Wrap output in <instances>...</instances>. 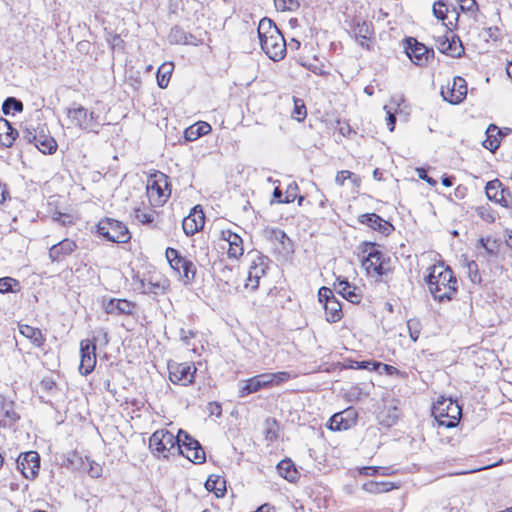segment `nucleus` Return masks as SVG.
I'll use <instances>...</instances> for the list:
<instances>
[{"label": "nucleus", "mask_w": 512, "mask_h": 512, "mask_svg": "<svg viewBox=\"0 0 512 512\" xmlns=\"http://www.w3.org/2000/svg\"><path fill=\"white\" fill-rule=\"evenodd\" d=\"M425 282L434 300L439 303L451 301L458 292V281L452 269L443 264L430 267Z\"/></svg>", "instance_id": "1"}, {"label": "nucleus", "mask_w": 512, "mask_h": 512, "mask_svg": "<svg viewBox=\"0 0 512 512\" xmlns=\"http://www.w3.org/2000/svg\"><path fill=\"white\" fill-rule=\"evenodd\" d=\"M486 34L489 38L497 41L500 38V29L498 27H489L486 29Z\"/></svg>", "instance_id": "63"}, {"label": "nucleus", "mask_w": 512, "mask_h": 512, "mask_svg": "<svg viewBox=\"0 0 512 512\" xmlns=\"http://www.w3.org/2000/svg\"><path fill=\"white\" fill-rule=\"evenodd\" d=\"M501 133L502 130H500L496 125L490 124L486 129V139L482 143L484 148L491 152L496 151L500 146Z\"/></svg>", "instance_id": "31"}, {"label": "nucleus", "mask_w": 512, "mask_h": 512, "mask_svg": "<svg viewBox=\"0 0 512 512\" xmlns=\"http://www.w3.org/2000/svg\"><path fill=\"white\" fill-rule=\"evenodd\" d=\"M258 376H259V379L261 381V385L263 388L273 387V382H272L270 373H263V374H259Z\"/></svg>", "instance_id": "62"}, {"label": "nucleus", "mask_w": 512, "mask_h": 512, "mask_svg": "<svg viewBox=\"0 0 512 512\" xmlns=\"http://www.w3.org/2000/svg\"><path fill=\"white\" fill-rule=\"evenodd\" d=\"M205 216L200 206L192 208L190 214L182 221V228L187 236H193L204 227Z\"/></svg>", "instance_id": "20"}, {"label": "nucleus", "mask_w": 512, "mask_h": 512, "mask_svg": "<svg viewBox=\"0 0 512 512\" xmlns=\"http://www.w3.org/2000/svg\"><path fill=\"white\" fill-rule=\"evenodd\" d=\"M353 32L359 44L362 47L369 49V45L367 42L370 40L373 34L372 24L367 21L355 19L353 23Z\"/></svg>", "instance_id": "28"}, {"label": "nucleus", "mask_w": 512, "mask_h": 512, "mask_svg": "<svg viewBox=\"0 0 512 512\" xmlns=\"http://www.w3.org/2000/svg\"><path fill=\"white\" fill-rule=\"evenodd\" d=\"M234 275V267L223 265L220 269V279L229 283Z\"/></svg>", "instance_id": "60"}, {"label": "nucleus", "mask_w": 512, "mask_h": 512, "mask_svg": "<svg viewBox=\"0 0 512 512\" xmlns=\"http://www.w3.org/2000/svg\"><path fill=\"white\" fill-rule=\"evenodd\" d=\"M66 114L70 122L79 129L96 134L99 132L101 126L100 116L94 111H89L81 105L73 104L72 107L67 108Z\"/></svg>", "instance_id": "4"}, {"label": "nucleus", "mask_w": 512, "mask_h": 512, "mask_svg": "<svg viewBox=\"0 0 512 512\" xmlns=\"http://www.w3.org/2000/svg\"><path fill=\"white\" fill-rule=\"evenodd\" d=\"M194 332L191 330L180 329V339L186 345H190V339L194 337Z\"/></svg>", "instance_id": "61"}, {"label": "nucleus", "mask_w": 512, "mask_h": 512, "mask_svg": "<svg viewBox=\"0 0 512 512\" xmlns=\"http://www.w3.org/2000/svg\"><path fill=\"white\" fill-rule=\"evenodd\" d=\"M347 179H353L354 183L359 182L358 177L354 173H352L348 170L339 171L335 177V182H336V184L342 186L344 184L345 180H347Z\"/></svg>", "instance_id": "53"}, {"label": "nucleus", "mask_w": 512, "mask_h": 512, "mask_svg": "<svg viewBox=\"0 0 512 512\" xmlns=\"http://www.w3.org/2000/svg\"><path fill=\"white\" fill-rule=\"evenodd\" d=\"M395 486L387 481H368L362 485V489L370 494H380L388 492Z\"/></svg>", "instance_id": "38"}, {"label": "nucleus", "mask_w": 512, "mask_h": 512, "mask_svg": "<svg viewBox=\"0 0 512 512\" xmlns=\"http://www.w3.org/2000/svg\"><path fill=\"white\" fill-rule=\"evenodd\" d=\"M441 95L445 101L450 104L461 103L467 95V83L464 78L454 77L452 85H447L446 89H441Z\"/></svg>", "instance_id": "15"}, {"label": "nucleus", "mask_w": 512, "mask_h": 512, "mask_svg": "<svg viewBox=\"0 0 512 512\" xmlns=\"http://www.w3.org/2000/svg\"><path fill=\"white\" fill-rule=\"evenodd\" d=\"M177 449L181 455L196 464H202L206 460L205 452L200 443L188 433L179 431Z\"/></svg>", "instance_id": "9"}, {"label": "nucleus", "mask_w": 512, "mask_h": 512, "mask_svg": "<svg viewBox=\"0 0 512 512\" xmlns=\"http://www.w3.org/2000/svg\"><path fill=\"white\" fill-rule=\"evenodd\" d=\"M212 130L211 126L206 122H197L184 131V136L187 141H195L201 136L210 133Z\"/></svg>", "instance_id": "32"}, {"label": "nucleus", "mask_w": 512, "mask_h": 512, "mask_svg": "<svg viewBox=\"0 0 512 512\" xmlns=\"http://www.w3.org/2000/svg\"><path fill=\"white\" fill-rule=\"evenodd\" d=\"M260 45L265 54L273 61H280L286 55V42L284 36L269 18H263L258 25Z\"/></svg>", "instance_id": "2"}, {"label": "nucleus", "mask_w": 512, "mask_h": 512, "mask_svg": "<svg viewBox=\"0 0 512 512\" xmlns=\"http://www.w3.org/2000/svg\"><path fill=\"white\" fill-rule=\"evenodd\" d=\"M447 12L448 8L443 1L439 0L434 3L433 14L437 19L444 21L447 17Z\"/></svg>", "instance_id": "52"}, {"label": "nucleus", "mask_w": 512, "mask_h": 512, "mask_svg": "<svg viewBox=\"0 0 512 512\" xmlns=\"http://www.w3.org/2000/svg\"><path fill=\"white\" fill-rule=\"evenodd\" d=\"M23 103L15 97H8L2 104V111L5 115L23 111Z\"/></svg>", "instance_id": "40"}, {"label": "nucleus", "mask_w": 512, "mask_h": 512, "mask_svg": "<svg viewBox=\"0 0 512 512\" xmlns=\"http://www.w3.org/2000/svg\"><path fill=\"white\" fill-rule=\"evenodd\" d=\"M166 258L173 270L181 277L185 285L191 284L196 275V266L194 263L181 256L178 250L168 247L165 252Z\"/></svg>", "instance_id": "8"}, {"label": "nucleus", "mask_w": 512, "mask_h": 512, "mask_svg": "<svg viewBox=\"0 0 512 512\" xmlns=\"http://www.w3.org/2000/svg\"><path fill=\"white\" fill-rule=\"evenodd\" d=\"M270 374H271L273 386H279L282 383H285L288 380L296 377L295 374H291L288 371H280V372H274V373H270Z\"/></svg>", "instance_id": "47"}, {"label": "nucleus", "mask_w": 512, "mask_h": 512, "mask_svg": "<svg viewBox=\"0 0 512 512\" xmlns=\"http://www.w3.org/2000/svg\"><path fill=\"white\" fill-rule=\"evenodd\" d=\"M257 260L259 262L254 260L250 266L249 277H259L261 279V277H263L266 272L267 266L264 264L263 256H257Z\"/></svg>", "instance_id": "42"}, {"label": "nucleus", "mask_w": 512, "mask_h": 512, "mask_svg": "<svg viewBox=\"0 0 512 512\" xmlns=\"http://www.w3.org/2000/svg\"><path fill=\"white\" fill-rule=\"evenodd\" d=\"M135 309V304L126 299H110L104 305L107 314L113 315H131Z\"/></svg>", "instance_id": "26"}, {"label": "nucleus", "mask_w": 512, "mask_h": 512, "mask_svg": "<svg viewBox=\"0 0 512 512\" xmlns=\"http://www.w3.org/2000/svg\"><path fill=\"white\" fill-rule=\"evenodd\" d=\"M178 436L175 437L167 430L155 431L149 439V447L157 456L167 457L172 449L175 448Z\"/></svg>", "instance_id": "11"}, {"label": "nucleus", "mask_w": 512, "mask_h": 512, "mask_svg": "<svg viewBox=\"0 0 512 512\" xmlns=\"http://www.w3.org/2000/svg\"><path fill=\"white\" fill-rule=\"evenodd\" d=\"M203 7L202 3L197 1V0H187L184 4H183V10L184 11H187L188 13L190 11H193L194 12V16H196L197 12L199 10H201Z\"/></svg>", "instance_id": "59"}, {"label": "nucleus", "mask_w": 512, "mask_h": 512, "mask_svg": "<svg viewBox=\"0 0 512 512\" xmlns=\"http://www.w3.org/2000/svg\"><path fill=\"white\" fill-rule=\"evenodd\" d=\"M20 140L29 144L33 143L43 154H53L58 147L56 140L47 134L44 128L32 125L21 129Z\"/></svg>", "instance_id": "5"}, {"label": "nucleus", "mask_w": 512, "mask_h": 512, "mask_svg": "<svg viewBox=\"0 0 512 512\" xmlns=\"http://www.w3.org/2000/svg\"><path fill=\"white\" fill-rule=\"evenodd\" d=\"M432 413L440 426L454 428L459 423L461 408L457 401L442 398L434 404Z\"/></svg>", "instance_id": "6"}, {"label": "nucleus", "mask_w": 512, "mask_h": 512, "mask_svg": "<svg viewBox=\"0 0 512 512\" xmlns=\"http://www.w3.org/2000/svg\"><path fill=\"white\" fill-rule=\"evenodd\" d=\"M405 52L409 59L418 66L427 64L429 58L433 56V49H429L424 44L418 42L415 38L409 37L406 39Z\"/></svg>", "instance_id": "13"}, {"label": "nucleus", "mask_w": 512, "mask_h": 512, "mask_svg": "<svg viewBox=\"0 0 512 512\" xmlns=\"http://www.w3.org/2000/svg\"><path fill=\"white\" fill-rule=\"evenodd\" d=\"M468 275L472 283L480 284L482 281V277L479 272L478 264L475 261H470L467 263Z\"/></svg>", "instance_id": "46"}, {"label": "nucleus", "mask_w": 512, "mask_h": 512, "mask_svg": "<svg viewBox=\"0 0 512 512\" xmlns=\"http://www.w3.org/2000/svg\"><path fill=\"white\" fill-rule=\"evenodd\" d=\"M261 389H263L261 385V381L259 379V376L256 375L254 377H251L245 381H243V385L241 386L239 390V396L240 397H246L252 393L258 392Z\"/></svg>", "instance_id": "39"}, {"label": "nucleus", "mask_w": 512, "mask_h": 512, "mask_svg": "<svg viewBox=\"0 0 512 512\" xmlns=\"http://www.w3.org/2000/svg\"><path fill=\"white\" fill-rule=\"evenodd\" d=\"M278 473L289 482H294L298 479V471L294 463L290 459L281 460L277 465Z\"/></svg>", "instance_id": "34"}, {"label": "nucleus", "mask_w": 512, "mask_h": 512, "mask_svg": "<svg viewBox=\"0 0 512 512\" xmlns=\"http://www.w3.org/2000/svg\"><path fill=\"white\" fill-rule=\"evenodd\" d=\"M19 282L11 277L0 278V293L13 292V287L18 286Z\"/></svg>", "instance_id": "51"}, {"label": "nucleus", "mask_w": 512, "mask_h": 512, "mask_svg": "<svg viewBox=\"0 0 512 512\" xmlns=\"http://www.w3.org/2000/svg\"><path fill=\"white\" fill-rule=\"evenodd\" d=\"M297 191H298V186L296 183L289 184L285 191L284 202L285 203L293 202L297 198Z\"/></svg>", "instance_id": "58"}, {"label": "nucleus", "mask_w": 512, "mask_h": 512, "mask_svg": "<svg viewBox=\"0 0 512 512\" xmlns=\"http://www.w3.org/2000/svg\"><path fill=\"white\" fill-rule=\"evenodd\" d=\"M357 422V412L353 408H347L335 413L329 420L328 428L333 431L348 430Z\"/></svg>", "instance_id": "18"}, {"label": "nucleus", "mask_w": 512, "mask_h": 512, "mask_svg": "<svg viewBox=\"0 0 512 512\" xmlns=\"http://www.w3.org/2000/svg\"><path fill=\"white\" fill-rule=\"evenodd\" d=\"M97 232L107 241L114 243H127L131 239V233L127 226L123 222L109 217L98 222Z\"/></svg>", "instance_id": "7"}, {"label": "nucleus", "mask_w": 512, "mask_h": 512, "mask_svg": "<svg viewBox=\"0 0 512 512\" xmlns=\"http://www.w3.org/2000/svg\"><path fill=\"white\" fill-rule=\"evenodd\" d=\"M318 298L320 302H323L324 305L328 303V301L335 299L333 291L328 287H321L318 291Z\"/></svg>", "instance_id": "57"}, {"label": "nucleus", "mask_w": 512, "mask_h": 512, "mask_svg": "<svg viewBox=\"0 0 512 512\" xmlns=\"http://www.w3.org/2000/svg\"><path fill=\"white\" fill-rule=\"evenodd\" d=\"M209 409L212 415L220 416L222 413L221 405L217 402L209 403Z\"/></svg>", "instance_id": "64"}, {"label": "nucleus", "mask_w": 512, "mask_h": 512, "mask_svg": "<svg viewBox=\"0 0 512 512\" xmlns=\"http://www.w3.org/2000/svg\"><path fill=\"white\" fill-rule=\"evenodd\" d=\"M134 216L140 223L149 225L154 222L155 211L151 208H135Z\"/></svg>", "instance_id": "41"}, {"label": "nucleus", "mask_w": 512, "mask_h": 512, "mask_svg": "<svg viewBox=\"0 0 512 512\" xmlns=\"http://www.w3.org/2000/svg\"><path fill=\"white\" fill-rule=\"evenodd\" d=\"M16 464L26 479H34L39 472L40 456L35 451L25 452L18 457Z\"/></svg>", "instance_id": "14"}, {"label": "nucleus", "mask_w": 512, "mask_h": 512, "mask_svg": "<svg viewBox=\"0 0 512 512\" xmlns=\"http://www.w3.org/2000/svg\"><path fill=\"white\" fill-rule=\"evenodd\" d=\"M169 379L172 383L188 386L194 382L196 367L192 363H168Z\"/></svg>", "instance_id": "12"}, {"label": "nucleus", "mask_w": 512, "mask_h": 512, "mask_svg": "<svg viewBox=\"0 0 512 512\" xmlns=\"http://www.w3.org/2000/svg\"><path fill=\"white\" fill-rule=\"evenodd\" d=\"M173 69L174 65L172 62H165L158 68L156 78L160 88L164 89L168 86Z\"/></svg>", "instance_id": "36"}, {"label": "nucleus", "mask_w": 512, "mask_h": 512, "mask_svg": "<svg viewBox=\"0 0 512 512\" xmlns=\"http://www.w3.org/2000/svg\"><path fill=\"white\" fill-rule=\"evenodd\" d=\"M20 333L28 338L36 347H41L45 342V337L39 328L26 324L19 325Z\"/></svg>", "instance_id": "33"}, {"label": "nucleus", "mask_w": 512, "mask_h": 512, "mask_svg": "<svg viewBox=\"0 0 512 512\" xmlns=\"http://www.w3.org/2000/svg\"><path fill=\"white\" fill-rule=\"evenodd\" d=\"M479 245L485 249L486 253L490 256H496L499 251V242L491 238H480Z\"/></svg>", "instance_id": "43"}, {"label": "nucleus", "mask_w": 512, "mask_h": 512, "mask_svg": "<svg viewBox=\"0 0 512 512\" xmlns=\"http://www.w3.org/2000/svg\"><path fill=\"white\" fill-rule=\"evenodd\" d=\"M205 488L209 492H214L216 496H223L226 486L225 480L217 475H210L205 482Z\"/></svg>", "instance_id": "37"}, {"label": "nucleus", "mask_w": 512, "mask_h": 512, "mask_svg": "<svg viewBox=\"0 0 512 512\" xmlns=\"http://www.w3.org/2000/svg\"><path fill=\"white\" fill-rule=\"evenodd\" d=\"M15 128L4 118H0V143L5 147H11L17 136H20Z\"/></svg>", "instance_id": "30"}, {"label": "nucleus", "mask_w": 512, "mask_h": 512, "mask_svg": "<svg viewBox=\"0 0 512 512\" xmlns=\"http://www.w3.org/2000/svg\"><path fill=\"white\" fill-rule=\"evenodd\" d=\"M169 177L161 171H154L149 175L147 182V195L154 206H162L171 196Z\"/></svg>", "instance_id": "3"}, {"label": "nucleus", "mask_w": 512, "mask_h": 512, "mask_svg": "<svg viewBox=\"0 0 512 512\" xmlns=\"http://www.w3.org/2000/svg\"><path fill=\"white\" fill-rule=\"evenodd\" d=\"M96 346L95 344L89 340L85 339L80 342V365L79 372L82 375L90 374L95 365H96V354H95Z\"/></svg>", "instance_id": "17"}, {"label": "nucleus", "mask_w": 512, "mask_h": 512, "mask_svg": "<svg viewBox=\"0 0 512 512\" xmlns=\"http://www.w3.org/2000/svg\"><path fill=\"white\" fill-rule=\"evenodd\" d=\"M485 193L490 201L500 204L503 207H510V201L507 199L511 195L510 190L503 186L498 179L487 182Z\"/></svg>", "instance_id": "19"}, {"label": "nucleus", "mask_w": 512, "mask_h": 512, "mask_svg": "<svg viewBox=\"0 0 512 512\" xmlns=\"http://www.w3.org/2000/svg\"><path fill=\"white\" fill-rule=\"evenodd\" d=\"M275 7L284 11H295L299 8L300 4L298 0H274Z\"/></svg>", "instance_id": "45"}, {"label": "nucleus", "mask_w": 512, "mask_h": 512, "mask_svg": "<svg viewBox=\"0 0 512 512\" xmlns=\"http://www.w3.org/2000/svg\"><path fill=\"white\" fill-rule=\"evenodd\" d=\"M337 292L347 301L357 304L361 301V296L356 293V288L352 287L346 279L337 278V282L334 284Z\"/></svg>", "instance_id": "29"}, {"label": "nucleus", "mask_w": 512, "mask_h": 512, "mask_svg": "<svg viewBox=\"0 0 512 512\" xmlns=\"http://www.w3.org/2000/svg\"><path fill=\"white\" fill-rule=\"evenodd\" d=\"M381 365L382 363L377 361H356L355 366L352 367L356 369L372 371L379 370Z\"/></svg>", "instance_id": "54"}, {"label": "nucleus", "mask_w": 512, "mask_h": 512, "mask_svg": "<svg viewBox=\"0 0 512 512\" xmlns=\"http://www.w3.org/2000/svg\"><path fill=\"white\" fill-rule=\"evenodd\" d=\"M436 46L441 53L451 57H460L464 52L462 43L456 35L439 37L436 41Z\"/></svg>", "instance_id": "21"}, {"label": "nucleus", "mask_w": 512, "mask_h": 512, "mask_svg": "<svg viewBox=\"0 0 512 512\" xmlns=\"http://www.w3.org/2000/svg\"><path fill=\"white\" fill-rule=\"evenodd\" d=\"M324 309L326 320L330 323L338 322L343 316L342 306L337 298L328 301V303L324 305Z\"/></svg>", "instance_id": "35"}, {"label": "nucleus", "mask_w": 512, "mask_h": 512, "mask_svg": "<svg viewBox=\"0 0 512 512\" xmlns=\"http://www.w3.org/2000/svg\"><path fill=\"white\" fill-rule=\"evenodd\" d=\"M12 400L0 394V425H11L19 419Z\"/></svg>", "instance_id": "25"}, {"label": "nucleus", "mask_w": 512, "mask_h": 512, "mask_svg": "<svg viewBox=\"0 0 512 512\" xmlns=\"http://www.w3.org/2000/svg\"><path fill=\"white\" fill-rule=\"evenodd\" d=\"M463 12L476 13L479 9L476 0H457Z\"/></svg>", "instance_id": "55"}, {"label": "nucleus", "mask_w": 512, "mask_h": 512, "mask_svg": "<svg viewBox=\"0 0 512 512\" xmlns=\"http://www.w3.org/2000/svg\"><path fill=\"white\" fill-rule=\"evenodd\" d=\"M358 221L361 224L367 225L375 231H378L384 235H389L394 230L393 225L384 220L376 213H365L359 216Z\"/></svg>", "instance_id": "22"}, {"label": "nucleus", "mask_w": 512, "mask_h": 512, "mask_svg": "<svg viewBox=\"0 0 512 512\" xmlns=\"http://www.w3.org/2000/svg\"><path fill=\"white\" fill-rule=\"evenodd\" d=\"M389 468L386 467H379V466H364L359 469V474L365 475V476H375L379 473L382 475L388 474Z\"/></svg>", "instance_id": "49"}, {"label": "nucleus", "mask_w": 512, "mask_h": 512, "mask_svg": "<svg viewBox=\"0 0 512 512\" xmlns=\"http://www.w3.org/2000/svg\"><path fill=\"white\" fill-rule=\"evenodd\" d=\"M268 234L269 240L273 245V250L277 254L288 257L294 252L293 242L283 230L273 228L268 231Z\"/></svg>", "instance_id": "16"}, {"label": "nucleus", "mask_w": 512, "mask_h": 512, "mask_svg": "<svg viewBox=\"0 0 512 512\" xmlns=\"http://www.w3.org/2000/svg\"><path fill=\"white\" fill-rule=\"evenodd\" d=\"M407 328L409 331V336L413 342H416L420 335L421 325L419 320L417 319H409L407 321Z\"/></svg>", "instance_id": "48"}, {"label": "nucleus", "mask_w": 512, "mask_h": 512, "mask_svg": "<svg viewBox=\"0 0 512 512\" xmlns=\"http://www.w3.org/2000/svg\"><path fill=\"white\" fill-rule=\"evenodd\" d=\"M306 115L307 110L303 100L294 98V109L292 112V117L297 121H302L305 119Z\"/></svg>", "instance_id": "44"}, {"label": "nucleus", "mask_w": 512, "mask_h": 512, "mask_svg": "<svg viewBox=\"0 0 512 512\" xmlns=\"http://www.w3.org/2000/svg\"><path fill=\"white\" fill-rule=\"evenodd\" d=\"M76 248L77 245L73 240L68 238L63 239L49 249V258L52 262L62 261L72 254Z\"/></svg>", "instance_id": "23"}, {"label": "nucleus", "mask_w": 512, "mask_h": 512, "mask_svg": "<svg viewBox=\"0 0 512 512\" xmlns=\"http://www.w3.org/2000/svg\"><path fill=\"white\" fill-rule=\"evenodd\" d=\"M222 239L228 242L227 254L230 258L238 259L244 253L243 240L231 230H223L221 232Z\"/></svg>", "instance_id": "24"}, {"label": "nucleus", "mask_w": 512, "mask_h": 512, "mask_svg": "<svg viewBox=\"0 0 512 512\" xmlns=\"http://www.w3.org/2000/svg\"><path fill=\"white\" fill-rule=\"evenodd\" d=\"M370 250H365L368 255L363 259L362 266L369 275L384 276L390 272L384 254L376 248L375 243H366Z\"/></svg>", "instance_id": "10"}, {"label": "nucleus", "mask_w": 512, "mask_h": 512, "mask_svg": "<svg viewBox=\"0 0 512 512\" xmlns=\"http://www.w3.org/2000/svg\"><path fill=\"white\" fill-rule=\"evenodd\" d=\"M477 215L488 223L495 221L494 211L489 206H478L476 207Z\"/></svg>", "instance_id": "50"}, {"label": "nucleus", "mask_w": 512, "mask_h": 512, "mask_svg": "<svg viewBox=\"0 0 512 512\" xmlns=\"http://www.w3.org/2000/svg\"><path fill=\"white\" fill-rule=\"evenodd\" d=\"M168 40L170 44L174 45H198L200 42L193 34L186 33V31L178 25L171 28Z\"/></svg>", "instance_id": "27"}, {"label": "nucleus", "mask_w": 512, "mask_h": 512, "mask_svg": "<svg viewBox=\"0 0 512 512\" xmlns=\"http://www.w3.org/2000/svg\"><path fill=\"white\" fill-rule=\"evenodd\" d=\"M144 292L147 294L159 295L165 292V287L159 283L148 282L143 284Z\"/></svg>", "instance_id": "56"}]
</instances>
